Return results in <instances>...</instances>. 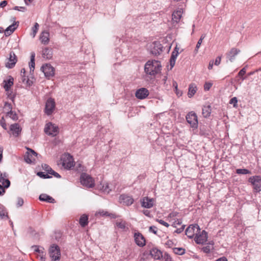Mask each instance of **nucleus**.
Returning a JSON list of instances; mask_svg holds the SVG:
<instances>
[{
	"label": "nucleus",
	"mask_w": 261,
	"mask_h": 261,
	"mask_svg": "<svg viewBox=\"0 0 261 261\" xmlns=\"http://www.w3.org/2000/svg\"><path fill=\"white\" fill-rule=\"evenodd\" d=\"M48 253L50 257L53 261H59L60 259V249L58 245L53 244L48 249Z\"/></svg>",
	"instance_id": "obj_1"
},
{
	"label": "nucleus",
	"mask_w": 261,
	"mask_h": 261,
	"mask_svg": "<svg viewBox=\"0 0 261 261\" xmlns=\"http://www.w3.org/2000/svg\"><path fill=\"white\" fill-rule=\"evenodd\" d=\"M187 122L190 125L191 127L194 129L198 127V118L196 114L193 111L189 112L186 116Z\"/></svg>",
	"instance_id": "obj_2"
},
{
	"label": "nucleus",
	"mask_w": 261,
	"mask_h": 261,
	"mask_svg": "<svg viewBox=\"0 0 261 261\" xmlns=\"http://www.w3.org/2000/svg\"><path fill=\"white\" fill-rule=\"evenodd\" d=\"M249 182L253 186V190L255 192H259L261 191V176H253L248 179Z\"/></svg>",
	"instance_id": "obj_3"
},
{
	"label": "nucleus",
	"mask_w": 261,
	"mask_h": 261,
	"mask_svg": "<svg viewBox=\"0 0 261 261\" xmlns=\"http://www.w3.org/2000/svg\"><path fill=\"white\" fill-rule=\"evenodd\" d=\"M62 166L66 169H70L74 166V163L72 156L69 154H65L61 158Z\"/></svg>",
	"instance_id": "obj_4"
},
{
	"label": "nucleus",
	"mask_w": 261,
	"mask_h": 261,
	"mask_svg": "<svg viewBox=\"0 0 261 261\" xmlns=\"http://www.w3.org/2000/svg\"><path fill=\"white\" fill-rule=\"evenodd\" d=\"M44 132L49 136L55 137L59 133V127L51 122H49L45 126Z\"/></svg>",
	"instance_id": "obj_5"
},
{
	"label": "nucleus",
	"mask_w": 261,
	"mask_h": 261,
	"mask_svg": "<svg viewBox=\"0 0 261 261\" xmlns=\"http://www.w3.org/2000/svg\"><path fill=\"white\" fill-rule=\"evenodd\" d=\"M80 179L81 184L86 187L92 188L94 185L92 178L86 173H83L81 175Z\"/></svg>",
	"instance_id": "obj_6"
},
{
	"label": "nucleus",
	"mask_w": 261,
	"mask_h": 261,
	"mask_svg": "<svg viewBox=\"0 0 261 261\" xmlns=\"http://www.w3.org/2000/svg\"><path fill=\"white\" fill-rule=\"evenodd\" d=\"M56 106V103L54 99L50 97L47 99L45 103L44 112L47 115H50L53 113Z\"/></svg>",
	"instance_id": "obj_7"
},
{
	"label": "nucleus",
	"mask_w": 261,
	"mask_h": 261,
	"mask_svg": "<svg viewBox=\"0 0 261 261\" xmlns=\"http://www.w3.org/2000/svg\"><path fill=\"white\" fill-rule=\"evenodd\" d=\"M200 228L197 224L190 225L186 229L185 233L190 239L193 238L195 233L200 231Z\"/></svg>",
	"instance_id": "obj_8"
},
{
	"label": "nucleus",
	"mask_w": 261,
	"mask_h": 261,
	"mask_svg": "<svg viewBox=\"0 0 261 261\" xmlns=\"http://www.w3.org/2000/svg\"><path fill=\"white\" fill-rule=\"evenodd\" d=\"M196 237L194 239L195 242L198 244H202L205 243L207 239V233L205 230L200 231L196 233Z\"/></svg>",
	"instance_id": "obj_9"
},
{
	"label": "nucleus",
	"mask_w": 261,
	"mask_h": 261,
	"mask_svg": "<svg viewBox=\"0 0 261 261\" xmlns=\"http://www.w3.org/2000/svg\"><path fill=\"white\" fill-rule=\"evenodd\" d=\"M162 66H144L145 73L151 76H155L161 71Z\"/></svg>",
	"instance_id": "obj_10"
},
{
	"label": "nucleus",
	"mask_w": 261,
	"mask_h": 261,
	"mask_svg": "<svg viewBox=\"0 0 261 261\" xmlns=\"http://www.w3.org/2000/svg\"><path fill=\"white\" fill-rule=\"evenodd\" d=\"M22 128L18 123H14L10 126V134L14 137H18L21 133Z\"/></svg>",
	"instance_id": "obj_11"
},
{
	"label": "nucleus",
	"mask_w": 261,
	"mask_h": 261,
	"mask_svg": "<svg viewBox=\"0 0 261 261\" xmlns=\"http://www.w3.org/2000/svg\"><path fill=\"white\" fill-rule=\"evenodd\" d=\"M9 175L6 172H1L0 182L4 188H8L10 186V181L8 178Z\"/></svg>",
	"instance_id": "obj_12"
},
{
	"label": "nucleus",
	"mask_w": 261,
	"mask_h": 261,
	"mask_svg": "<svg viewBox=\"0 0 261 261\" xmlns=\"http://www.w3.org/2000/svg\"><path fill=\"white\" fill-rule=\"evenodd\" d=\"M119 201L121 203L129 206L133 203L134 200L132 196L122 194L119 197Z\"/></svg>",
	"instance_id": "obj_13"
},
{
	"label": "nucleus",
	"mask_w": 261,
	"mask_h": 261,
	"mask_svg": "<svg viewBox=\"0 0 261 261\" xmlns=\"http://www.w3.org/2000/svg\"><path fill=\"white\" fill-rule=\"evenodd\" d=\"M154 202V199L153 198H150L148 197H143L141 199V205L142 207L147 208H151Z\"/></svg>",
	"instance_id": "obj_14"
},
{
	"label": "nucleus",
	"mask_w": 261,
	"mask_h": 261,
	"mask_svg": "<svg viewBox=\"0 0 261 261\" xmlns=\"http://www.w3.org/2000/svg\"><path fill=\"white\" fill-rule=\"evenodd\" d=\"M134 239L136 244L139 247H143L145 245V239L143 235L138 232L134 233Z\"/></svg>",
	"instance_id": "obj_15"
},
{
	"label": "nucleus",
	"mask_w": 261,
	"mask_h": 261,
	"mask_svg": "<svg viewBox=\"0 0 261 261\" xmlns=\"http://www.w3.org/2000/svg\"><path fill=\"white\" fill-rule=\"evenodd\" d=\"M149 95L148 90L145 88H141L137 90L135 93L136 97L139 99H143Z\"/></svg>",
	"instance_id": "obj_16"
},
{
	"label": "nucleus",
	"mask_w": 261,
	"mask_h": 261,
	"mask_svg": "<svg viewBox=\"0 0 261 261\" xmlns=\"http://www.w3.org/2000/svg\"><path fill=\"white\" fill-rule=\"evenodd\" d=\"M41 70L48 78L53 76L55 74V68L53 66H41Z\"/></svg>",
	"instance_id": "obj_17"
},
{
	"label": "nucleus",
	"mask_w": 261,
	"mask_h": 261,
	"mask_svg": "<svg viewBox=\"0 0 261 261\" xmlns=\"http://www.w3.org/2000/svg\"><path fill=\"white\" fill-rule=\"evenodd\" d=\"M29 150L30 151V152H27V153L24 155V158L25 161L27 163H32L34 162L35 160L34 156L37 155V153L31 149H29Z\"/></svg>",
	"instance_id": "obj_18"
},
{
	"label": "nucleus",
	"mask_w": 261,
	"mask_h": 261,
	"mask_svg": "<svg viewBox=\"0 0 261 261\" xmlns=\"http://www.w3.org/2000/svg\"><path fill=\"white\" fill-rule=\"evenodd\" d=\"M181 50L180 49V48L178 47L177 45L175 46L173 51L172 52L171 57L170 60V65H174L175 63V61L177 58V57L179 55L180 53H181Z\"/></svg>",
	"instance_id": "obj_19"
},
{
	"label": "nucleus",
	"mask_w": 261,
	"mask_h": 261,
	"mask_svg": "<svg viewBox=\"0 0 261 261\" xmlns=\"http://www.w3.org/2000/svg\"><path fill=\"white\" fill-rule=\"evenodd\" d=\"M40 40L43 44H48L49 41V33L47 31H42L40 36Z\"/></svg>",
	"instance_id": "obj_20"
},
{
	"label": "nucleus",
	"mask_w": 261,
	"mask_h": 261,
	"mask_svg": "<svg viewBox=\"0 0 261 261\" xmlns=\"http://www.w3.org/2000/svg\"><path fill=\"white\" fill-rule=\"evenodd\" d=\"M182 13L183 11L181 9L173 12L172 14V21L173 23H177L180 21Z\"/></svg>",
	"instance_id": "obj_21"
},
{
	"label": "nucleus",
	"mask_w": 261,
	"mask_h": 261,
	"mask_svg": "<svg viewBox=\"0 0 261 261\" xmlns=\"http://www.w3.org/2000/svg\"><path fill=\"white\" fill-rule=\"evenodd\" d=\"M150 254L155 259H160L163 257L162 252L156 248H153L150 251Z\"/></svg>",
	"instance_id": "obj_22"
},
{
	"label": "nucleus",
	"mask_w": 261,
	"mask_h": 261,
	"mask_svg": "<svg viewBox=\"0 0 261 261\" xmlns=\"http://www.w3.org/2000/svg\"><path fill=\"white\" fill-rule=\"evenodd\" d=\"M239 52V50L233 48L227 54V58L230 62H232L233 60L236 59V57Z\"/></svg>",
	"instance_id": "obj_23"
},
{
	"label": "nucleus",
	"mask_w": 261,
	"mask_h": 261,
	"mask_svg": "<svg viewBox=\"0 0 261 261\" xmlns=\"http://www.w3.org/2000/svg\"><path fill=\"white\" fill-rule=\"evenodd\" d=\"M39 199L40 201H45L51 203L55 202V200L53 197L46 194H41L39 196Z\"/></svg>",
	"instance_id": "obj_24"
},
{
	"label": "nucleus",
	"mask_w": 261,
	"mask_h": 261,
	"mask_svg": "<svg viewBox=\"0 0 261 261\" xmlns=\"http://www.w3.org/2000/svg\"><path fill=\"white\" fill-rule=\"evenodd\" d=\"M197 90V88L195 84L191 83L189 85L188 88V96L189 98L192 97Z\"/></svg>",
	"instance_id": "obj_25"
},
{
	"label": "nucleus",
	"mask_w": 261,
	"mask_h": 261,
	"mask_svg": "<svg viewBox=\"0 0 261 261\" xmlns=\"http://www.w3.org/2000/svg\"><path fill=\"white\" fill-rule=\"evenodd\" d=\"M17 57L13 52H11L9 54L8 62L6 65H15L17 62Z\"/></svg>",
	"instance_id": "obj_26"
},
{
	"label": "nucleus",
	"mask_w": 261,
	"mask_h": 261,
	"mask_svg": "<svg viewBox=\"0 0 261 261\" xmlns=\"http://www.w3.org/2000/svg\"><path fill=\"white\" fill-rule=\"evenodd\" d=\"M13 78L11 77L8 80H4V88L6 91H8L11 86L13 85Z\"/></svg>",
	"instance_id": "obj_27"
},
{
	"label": "nucleus",
	"mask_w": 261,
	"mask_h": 261,
	"mask_svg": "<svg viewBox=\"0 0 261 261\" xmlns=\"http://www.w3.org/2000/svg\"><path fill=\"white\" fill-rule=\"evenodd\" d=\"M17 27L16 23L10 25L5 30V35L6 36H10L15 30Z\"/></svg>",
	"instance_id": "obj_28"
},
{
	"label": "nucleus",
	"mask_w": 261,
	"mask_h": 261,
	"mask_svg": "<svg viewBox=\"0 0 261 261\" xmlns=\"http://www.w3.org/2000/svg\"><path fill=\"white\" fill-rule=\"evenodd\" d=\"M0 218L1 219H8V212L6 207L0 204Z\"/></svg>",
	"instance_id": "obj_29"
},
{
	"label": "nucleus",
	"mask_w": 261,
	"mask_h": 261,
	"mask_svg": "<svg viewBox=\"0 0 261 261\" xmlns=\"http://www.w3.org/2000/svg\"><path fill=\"white\" fill-rule=\"evenodd\" d=\"M79 223L83 227H85L88 223V216L86 214H83L80 217Z\"/></svg>",
	"instance_id": "obj_30"
},
{
	"label": "nucleus",
	"mask_w": 261,
	"mask_h": 261,
	"mask_svg": "<svg viewBox=\"0 0 261 261\" xmlns=\"http://www.w3.org/2000/svg\"><path fill=\"white\" fill-rule=\"evenodd\" d=\"M211 113V107L210 106H204L202 108V115L204 117L207 118L210 116Z\"/></svg>",
	"instance_id": "obj_31"
},
{
	"label": "nucleus",
	"mask_w": 261,
	"mask_h": 261,
	"mask_svg": "<svg viewBox=\"0 0 261 261\" xmlns=\"http://www.w3.org/2000/svg\"><path fill=\"white\" fill-rule=\"evenodd\" d=\"M52 53L51 50L48 48H45L42 50V57L45 59H50L51 58Z\"/></svg>",
	"instance_id": "obj_32"
},
{
	"label": "nucleus",
	"mask_w": 261,
	"mask_h": 261,
	"mask_svg": "<svg viewBox=\"0 0 261 261\" xmlns=\"http://www.w3.org/2000/svg\"><path fill=\"white\" fill-rule=\"evenodd\" d=\"M7 116L9 117L13 120L16 121L18 119V117L16 112L11 111L7 112Z\"/></svg>",
	"instance_id": "obj_33"
},
{
	"label": "nucleus",
	"mask_w": 261,
	"mask_h": 261,
	"mask_svg": "<svg viewBox=\"0 0 261 261\" xmlns=\"http://www.w3.org/2000/svg\"><path fill=\"white\" fill-rule=\"evenodd\" d=\"M221 57H217L215 60H212L210 61L208 65H218L220 64Z\"/></svg>",
	"instance_id": "obj_34"
},
{
	"label": "nucleus",
	"mask_w": 261,
	"mask_h": 261,
	"mask_svg": "<svg viewBox=\"0 0 261 261\" xmlns=\"http://www.w3.org/2000/svg\"><path fill=\"white\" fill-rule=\"evenodd\" d=\"M173 252L178 255H183L185 253V250L182 248H174Z\"/></svg>",
	"instance_id": "obj_35"
},
{
	"label": "nucleus",
	"mask_w": 261,
	"mask_h": 261,
	"mask_svg": "<svg viewBox=\"0 0 261 261\" xmlns=\"http://www.w3.org/2000/svg\"><path fill=\"white\" fill-rule=\"evenodd\" d=\"M39 24L38 23L36 22L34 24V26L32 28V33H31V35L33 38H34L39 29Z\"/></svg>",
	"instance_id": "obj_36"
},
{
	"label": "nucleus",
	"mask_w": 261,
	"mask_h": 261,
	"mask_svg": "<svg viewBox=\"0 0 261 261\" xmlns=\"http://www.w3.org/2000/svg\"><path fill=\"white\" fill-rule=\"evenodd\" d=\"M204 37H205V36L204 35H201L200 38L199 39V40L196 44L195 49V52L196 54H197L198 53V49H199Z\"/></svg>",
	"instance_id": "obj_37"
},
{
	"label": "nucleus",
	"mask_w": 261,
	"mask_h": 261,
	"mask_svg": "<svg viewBox=\"0 0 261 261\" xmlns=\"http://www.w3.org/2000/svg\"><path fill=\"white\" fill-rule=\"evenodd\" d=\"M22 82L28 87L31 86L33 84V81L32 80H31L29 79H27L26 77H22Z\"/></svg>",
	"instance_id": "obj_38"
},
{
	"label": "nucleus",
	"mask_w": 261,
	"mask_h": 261,
	"mask_svg": "<svg viewBox=\"0 0 261 261\" xmlns=\"http://www.w3.org/2000/svg\"><path fill=\"white\" fill-rule=\"evenodd\" d=\"M173 86L174 87V91L175 92L176 95L178 96H180L182 95V92H180V91H179L178 90V86H177V83H176V82L173 81Z\"/></svg>",
	"instance_id": "obj_39"
},
{
	"label": "nucleus",
	"mask_w": 261,
	"mask_h": 261,
	"mask_svg": "<svg viewBox=\"0 0 261 261\" xmlns=\"http://www.w3.org/2000/svg\"><path fill=\"white\" fill-rule=\"evenodd\" d=\"M33 248H34V251L39 253V254H41V252H44V249L43 247H39L38 246H32Z\"/></svg>",
	"instance_id": "obj_40"
},
{
	"label": "nucleus",
	"mask_w": 261,
	"mask_h": 261,
	"mask_svg": "<svg viewBox=\"0 0 261 261\" xmlns=\"http://www.w3.org/2000/svg\"><path fill=\"white\" fill-rule=\"evenodd\" d=\"M37 175L40 177L44 179L49 178L51 177V176L48 175L47 173H45L43 172H37Z\"/></svg>",
	"instance_id": "obj_41"
},
{
	"label": "nucleus",
	"mask_w": 261,
	"mask_h": 261,
	"mask_svg": "<svg viewBox=\"0 0 261 261\" xmlns=\"http://www.w3.org/2000/svg\"><path fill=\"white\" fill-rule=\"evenodd\" d=\"M145 65H160V63L155 60H148L145 64Z\"/></svg>",
	"instance_id": "obj_42"
},
{
	"label": "nucleus",
	"mask_w": 261,
	"mask_h": 261,
	"mask_svg": "<svg viewBox=\"0 0 261 261\" xmlns=\"http://www.w3.org/2000/svg\"><path fill=\"white\" fill-rule=\"evenodd\" d=\"M4 109L7 110L8 112L12 111V105L8 102H5L4 104Z\"/></svg>",
	"instance_id": "obj_43"
},
{
	"label": "nucleus",
	"mask_w": 261,
	"mask_h": 261,
	"mask_svg": "<svg viewBox=\"0 0 261 261\" xmlns=\"http://www.w3.org/2000/svg\"><path fill=\"white\" fill-rule=\"evenodd\" d=\"M213 249V247L211 246L210 245H207L203 247L202 249V251L206 253H210L211 250Z\"/></svg>",
	"instance_id": "obj_44"
},
{
	"label": "nucleus",
	"mask_w": 261,
	"mask_h": 261,
	"mask_svg": "<svg viewBox=\"0 0 261 261\" xmlns=\"http://www.w3.org/2000/svg\"><path fill=\"white\" fill-rule=\"evenodd\" d=\"M108 212L107 211H105L104 210H99L95 214L96 216L100 215V216H108Z\"/></svg>",
	"instance_id": "obj_45"
},
{
	"label": "nucleus",
	"mask_w": 261,
	"mask_h": 261,
	"mask_svg": "<svg viewBox=\"0 0 261 261\" xmlns=\"http://www.w3.org/2000/svg\"><path fill=\"white\" fill-rule=\"evenodd\" d=\"M0 124L2 127L5 130L7 129V124L4 118L3 117L0 120Z\"/></svg>",
	"instance_id": "obj_46"
},
{
	"label": "nucleus",
	"mask_w": 261,
	"mask_h": 261,
	"mask_svg": "<svg viewBox=\"0 0 261 261\" xmlns=\"http://www.w3.org/2000/svg\"><path fill=\"white\" fill-rule=\"evenodd\" d=\"M213 85L212 83L206 82L204 85V89L205 91H208Z\"/></svg>",
	"instance_id": "obj_47"
},
{
	"label": "nucleus",
	"mask_w": 261,
	"mask_h": 261,
	"mask_svg": "<svg viewBox=\"0 0 261 261\" xmlns=\"http://www.w3.org/2000/svg\"><path fill=\"white\" fill-rule=\"evenodd\" d=\"M35 54L34 53H31V60L29 63V65H35Z\"/></svg>",
	"instance_id": "obj_48"
},
{
	"label": "nucleus",
	"mask_w": 261,
	"mask_h": 261,
	"mask_svg": "<svg viewBox=\"0 0 261 261\" xmlns=\"http://www.w3.org/2000/svg\"><path fill=\"white\" fill-rule=\"evenodd\" d=\"M38 258L40 261H45V252H41V254L38 255Z\"/></svg>",
	"instance_id": "obj_49"
},
{
	"label": "nucleus",
	"mask_w": 261,
	"mask_h": 261,
	"mask_svg": "<svg viewBox=\"0 0 261 261\" xmlns=\"http://www.w3.org/2000/svg\"><path fill=\"white\" fill-rule=\"evenodd\" d=\"M23 200L22 198L18 197L17 198V206L20 207L23 204Z\"/></svg>",
	"instance_id": "obj_50"
},
{
	"label": "nucleus",
	"mask_w": 261,
	"mask_h": 261,
	"mask_svg": "<svg viewBox=\"0 0 261 261\" xmlns=\"http://www.w3.org/2000/svg\"><path fill=\"white\" fill-rule=\"evenodd\" d=\"M237 102H238L237 98L236 97H234L230 100L229 103L232 104L233 105V107H236Z\"/></svg>",
	"instance_id": "obj_51"
},
{
	"label": "nucleus",
	"mask_w": 261,
	"mask_h": 261,
	"mask_svg": "<svg viewBox=\"0 0 261 261\" xmlns=\"http://www.w3.org/2000/svg\"><path fill=\"white\" fill-rule=\"evenodd\" d=\"M182 221L180 219H177L176 220H175L174 222H173V224H172V226L174 227H176L177 225H179L181 224Z\"/></svg>",
	"instance_id": "obj_52"
},
{
	"label": "nucleus",
	"mask_w": 261,
	"mask_h": 261,
	"mask_svg": "<svg viewBox=\"0 0 261 261\" xmlns=\"http://www.w3.org/2000/svg\"><path fill=\"white\" fill-rule=\"evenodd\" d=\"M42 169L45 170L47 173L49 171V170L51 169L49 166L48 165L44 164L42 165Z\"/></svg>",
	"instance_id": "obj_53"
},
{
	"label": "nucleus",
	"mask_w": 261,
	"mask_h": 261,
	"mask_svg": "<svg viewBox=\"0 0 261 261\" xmlns=\"http://www.w3.org/2000/svg\"><path fill=\"white\" fill-rule=\"evenodd\" d=\"M149 230L150 232H151L155 234L157 233V228L154 226H150L149 228Z\"/></svg>",
	"instance_id": "obj_54"
},
{
	"label": "nucleus",
	"mask_w": 261,
	"mask_h": 261,
	"mask_svg": "<svg viewBox=\"0 0 261 261\" xmlns=\"http://www.w3.org/2000/svg\"><path fill=\"white\" fill-rule=\"evenodd\" d=\"M157 221L161 224L168 227H169V225L168 223L166 222L165 221H164V220H162V219H158L157 220Z\"/></svg>",
	"instance_id": "obj_55"
},
{
	"label": "nucleus",
	"mask_w": 261,
	"mask_h": 261,
	"mask_svg": "<svg viewBox=\"0 0 261 261\" xmlns=\"http://www.w3.org/2000/svg\"><path fill=\"white\" fill-rule=\"evenodd\" d=\"M117 226L120 228L124 229L125 227V224L122 222H117Z\"/></svg>",
	"instance_id": "obj_56"
},
{
	"label": "nucleus",
	"mask_w": 261,
	"mask_h": 261,
	"mask_svg": "<svg viewBox=\"0 0 261 261\" xmlns=\"http://www.w3.org/2000/svg\"><path fill=\"white\" fill-rule=\"evenodd\" d=\"M185 227V225H184L180 228L176 229L175 230L174 232L177 233H180L184 231Z\"/></svg>",
	"instance_id": "obj_57"
},
{
	"label": "nucleus",
	"mask_w": 261,
	"mask_h": 261,
	"mask_svg": "<svg viewBox=\"0 0 261 261\" xmlns=\"http://www.w3.org/2000/svg\"><path fill=\"white\" fill-rule=\"evenodd\" d=\"M164 258H165L166 261H171V258L170 256L167 253L165 254Z\"/></svg>",
	"instance_id": "obj_58"
},
{
	"label": "nucleus",
	"mask_w": 261,
	"mask_h": 261,
	"mask_svg": "<svg viewBox=\"0 0 261 261\" xmlns=\"http://www.w3.org/2000/svg\"><path fill=\"white\" fill-rule=\"evenodd\" d=\"M238 174H245V169H239L236 171Z\"/></svg>",
	"instance_id": "obj_59"
},
{
	"label": "nucleus",
	"mask_w": 261,
	"mask_h": 261,
	"mask_svg": "<svg viewBox=\"0 0 261 261\" xmlns=\"http://www.w3.org/2000/svg\"><path fill=\"white\" fill-rule=\"evenodd\" d=\"M5 188H4V187L0 184V196L4 194V193L5 192Z\"/></svg>",
	"instance_id": "obj_60"
},
{
	"label": "nucleus",
	"mask_w": 261,
	"mask_h": 261,
	"mask_svg": "<svg viewBox=\"0 0 261 261\" xmlns=\"http://www.w3.org/2000/svg\"><path fill=\"white\" fill-rule=\"evenodd\" d=\"M25 8L23 7H19L16 6L14 8V10L21 11H24L25 10Z\"/></svg>",
	"instance_id": "obj_61"
},
{
	"label": "nucleus",
	"mask_w": 261,
	"mask_h": 261,
	"mask_svg": "<svg viewBox=\"0 0 261 261\" xmlns=\"http://www.w3.org/2000/svg\"><path fill=\"white\" fill-rule=\"evenodd\" d=\"M103 188H104V191L106 192L109 193L110 191H111V190L109 189L108 184H107L105 186H103Z\"/></svg>",
	"instance_id": "obj_62"
},
{
	"label": "nucleus",
	"mask_w": 261,
	"mask_h": 261,
	"mask_svg": "<svg viewBox=\"0 0 261 261\" xmlns=\"http://www.w3.org/2000/svg\"><path fill=\"white\" fill-rule=\"evenodd\" d=\"M7 5V1H3L0 3V7H4Z\"/></svg>",
	"instance_id": "obj_63"
},
{
	"label": "nucleus",
	"mask_w": 261,
	"mask_h": 261,
	"mask_svg": "<svg viewBox=\"0 0 261 261\" xmlns=\"http://www.w3.org/2000/svg\"><path fill=\"white\" fill-rule=\"evenodd\" d=\"M216 261H227V259L225 257H222L220 258H218L216 260Z\"/></svg>",
	"instance_id": "obj_64"
}]
</instances>
